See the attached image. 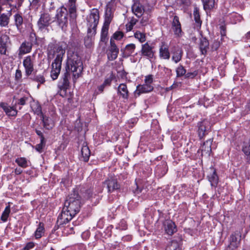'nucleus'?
Here are the masks:
<instances>
[{"mask_svg": "<svg viewBox=\"0 0 250 250\" xmlns=\"http://www.w3.org/2000/svg\"><path fill=\"white\" fill-rule=\"evenodd\" d=\"M176 75L177 77H182L184 76V75H186V70L185 69V68L183 67V65H180L176 69Z\"/></svg>", "mask_w": 250, "mask_h": 250, "instance_id": "obj_44", "label": "nucleus"}, {"mask_svg": "<svg viewBox=\"0 0 250 250\" xmlns=\"http://www.w3.org/2000/svg\"><path fill=\"white\" fill-rule=\"evenodd\" d=\"M133 25L129 23L128 25H126V28L127 31H131L133 28Z\"/></svg>", "mask_w": 250, "mask_h": 250, "instance_id": "obj_63", "label": "nucleus"}, {"mask_svg": "<svg viewBox=\"0 0 250 250\" xmlns=\"http://www.w3.org/2000/svg\"><path fill=\"white\" fill-rule=\"evenodd\" d=\"M0 106L8 116H14L17 114V110L15 108L13 107L8 106L5 103H2L0 104Z\"/></svg>", "mask_w": 250, "mask_h": 250, "instance_id": "obj_25", "label": "nucleus"}, {"mask_svg": "<svg viewBox=\"0 0 250 250\" xmlns=\"http://www.w3.org/2000/svg\"><path fill=\"white\" fill-rule=\"evenodd\" d=\"M31 108L35 114L39 116H42L43 113L42 111V107L38 103H35L31 105Z\"/></svg>", "mask_w": 250, "mask_h": 250, "instance_id": "obj_38", "label": "nucleus"}, {"mask_svg": "<svg viewBox=\"0 0 250 250\" xmlns=\"http://www.w3.org/2000/svg\"><path fill=\"white\" fill-rule=\"evenodd\" d=\"M30 38L31 39V42H33L34 39L35 40V42H36V35L34 32H31L30 34Z\"/></svg>", "mask_w": 250, "mask_h": 250, "instance_id": "obj_59", "label": "nucleus"}, {"mask_svg": "<svg viewBox=\"0 0 250 250\" xmlns=\"http://www.w3.org/2000/svg\"><path fill=\"white\" fill-rule=\"evenodd\" d=\"M23 65L25 69V75L29 77L32 74L34 70L33 58L31 56H27L25 57L23 60Z\"/></svg>", "mask_w": 250, "mask_h": 250, "instance_id": "obj_9", "label": "nucleus"}, {"mask_svg": "<svg viewBox=\"0 0 250 250\" xmlns=\"http://www.w3.org/2000/svg\"><path fill=\"white\" fill-rule=\"evenodd\" d=\"M32 80L40 84L43 83L45 81L44 76L42 74H35L32 78Z\"/></svg>", "mask_w": 250, "mask_h": 250, "instance_id": "obj_43", "label": "nucleus"}, {"mask_svg": "<svg viewBox=\"0 0 250 250\" xmlns=\"http://www.w3.org/2000/svg\"><path fill=\"white\" fill-rule=\"evenodd\" d=\"M166 250H180L176 241H172L170 245L167 246Z\"/></svg>", "mask_w": 250, "mask_h": 250, "instance_id": "obj_46", "label": "nucleus"}, {"mask_svg": "<svg viewBox=\"0 0 250 250\" xmlns=\"http://www.w3.org/2000/svg\"><path fill=\"white\" fill-rule=\"evenodd\" d=\"M193 16L195 22L198 27H201L202 21L200 19V15L199 13V9L198 7H195L193 10Z\"/></svg>", "mask_w": 250, "mask_h": 250, "instance_id": "obj_34", "label": "nucleus"}, {"mask_svg": "<svg viewBox=\"0 0 250 250\" xmlns=\"http://www.w3.org/2000/svg\"><path fill=\"white\" fill-rule=\"evenodd\" d=\"M179 4L183 7H187L190 4V0H178Z\"/></svg>", "mask_w": 250, "mask_h": 250, "instance_id": "obj_50", "label": "nucleus"}, {"mask_svg": "<svg viewBox=\"0 0 250 250\" xmlns=\"http://www.w3.org/2000/svg\"><path fill=\"white\" fill-rule=\"evenodd\" d=\"M209 42L206 38H202L200 40L199 49L202 55H205L208 49Z\"/></svg>", "mask_w": 250, "mask_h": 250, "instance_id": "obj_24", "label": "nucleus"}, {"mask_svg": "<svg viewBox=\"0 0 250 250\" xmlns=\"http://www.w3.org/2000/svg\"><path fill=\"white\" fill-rule=\"evenodd\" d=\"M35 246V244L32 242H28L26 244V246L22 250H30L31 249H33Z\"/></svg>", "mask_w": 250, "mask_h": 250, "instance_id": "obj_54", "label": "nucleus"}, {"mask_svg": "<svg viewBox=\"0 0 250 250\" xmlns=\"http://www.w3.org/2000/svg\"><path fill=\"white\" fill-rule=\"evenodd\" d=\"M61 44H50L48 48V56L49 58H52L55 53L57 56L51 64L52 70L50 76L53 80H56L60 73L62 68V62L63 56L65 54V46Z\"/></svg>", "mask_w": 250, "mask_h": 250, "instance_id": "obj_2", "label": "nucleus"}, {"mask_svg": "<svg viewBox=\"0 0 250 250\" xmlns=\"http://www.w3.org/2000/svg\"><path fill=\"white\" fill-rule=\"evenodd\" d=\"M70 73L69 71H67L65 70V72L63 75L62 78L61 79V83L62 84L61 85V88L62 89H65L69 86V79L70 78Z\"/></svg>", "mask_w": 250, "mask_h": 250, "instance_id": "obj_26", "label": "nucleus"}, {"mask_svg": "<svg viewBox=\"0 0 250 250\" xmlns=\"http://www.w3.org/2000/svg\"><path fill=\"white\" fill-rule=\"evenodd\" d=\"M136 48V45L134 43L127 44L124 49V54L126 57H128L134 53Z\"/></svg>", "mask_w": 250, "mask_h": 250, "instance_id": "obj_32", "label": "nucleus"}, {"mask_svg": "<svg viewBox=\"0 0 250 250\" xmlns=\"http://www.w3.org/2000/svg\"><path fill=\"white\" fill-rule=\"evenodd\" d=\"M22 172V170L21 168H16L15 169V173L17 175L21 174Z\"/></svg>", "mask_w": 250, "mask_h": 250, "instance_id": "obj_60", "label": "nucleus"}, {"mask_svg": "<svg viewBox=\"0 0 250 250\" xmlns=\"http://www.w3.org/2000/svg\"><path fill=\"white\" fill-rule=\"evenodd\" d=\"M10 212V207L9 205L6 206L3 211L0 217V219L5 222L7 221L9 213Z\"/></svg>", "mask_w": 250, "mask_h": 250, "instance_id": "obj_42", "label": "nucleus"}, {"mask_svg": "<svg viewBox=\"0 0 250 250\" xmlns=\"http://www.w3.org/2000/svg\"><path fill=\"white\" fill-rule=\"evenodd\" d=\"M96 33L94 34H90L89 31H87L86 37L84 38V44L87 47H90L93 42L94 36Z\"/></svg>", "mask_w": 250, "mask_h": 250, "instance_id": "obj_35", "label": "nucleus"}, {"mask_svg": "<svg viewBox=\"0 0 250 250\" xmlns=\"http://www.w3.org/2000/svg\"><path fill=\"white\" fill-rule=\"evenodd\" d=\"M81 154L83 160L84 162H87L89 160L90 155V151L87 144L84 143L81 148Z\"/></svg>", "mask_w": 250, "mask_h": 250, "instance_id": "obj_27", "label": "nucleus"}, {"mask_svg": "<svg viewBox=\"0 0 250 250\" xmlns=\"http://www.w3.org/2000/svg\"><path fill=\"white\" fill-rule=\"evenodd\" d=\"M132 12L138 17L140 18L143 14L144 10L142 5L138 2H135L132 6Z\"/></svg>", "mask_w": 250, "mask_h": 250, "instance_id": "obj_23", "label": "nucleus"}, {"mask_svg": "<svg viewBox=\"0 0 250 250\" xmlns=\"http://www.w3.org/2000/svg\"><path fill=\"white\" fill-rule=\"evenodd\" d=\"M171 28L176 36L178 37L182 36L181 25L179 21V17L177 16H175L173 18Z\"/></svg>", "mask_w": 250, "mask_h": 250, "instance_id": "obj_12", "label": "nucleus"}, {"mask_svg": "<svg viewBox=\"0 0 250 250\" xmlns=\"http://www.w3.org/2000/svg\"><path fill=\"white\" fill-rule=\"evenodd\" d=\"M183 51L181 49H176L172 52V60L175 63L179 62L182 59Z\"/></svg>", "mask_w": 250, "mask_h": 250, "instance_id": "obj_30", "label": "nucleus"}, {"mask_svg": "<svg viewBox=\"0 0 250 250\" xmlns=\"http://www.w3.org/2000/svg\"><path fill=\"white\" fill-rule=\"evenodd\" d=\"M22 73L21 70L17 69L15 73V79L16 80H19L21 78Z\"/></svg>", "mask_w": 250, "mask_h": 250, "instance_id": "obj_56", "label": "nucleus"}, {"mask_svg": "<svg viewBox=\"0 0 250 250\" xmlns=\"http://www.w3.org/2000/svg\"><path fill=\"white\" fill-rule=\"evenodd\" d=\"M109 26V24L104 23L101 33V41L102 42H105L107 40V36L108 35Z\"/></svg>", "mask_w": 250, "mask_h": 250, "instance_id": "obj_31", "label": "nucleus"}, {"mask_svg": "<svg viewBox=\"0 0 250 250\" xmlns=\"http://www.w3.org/2000/svg\"><path fill=\"white\" fill-rule=\"evenodd\" d=\"M198 74V71L195 70L192 72H188L186 74V78H194Z\"/></svg>", "mask_w": 250, "mask_h": 250, "instance_id": "obj_52", "label": "nucleus"}, {"mask_svg": "<svg viewBox=\"0 0 250 250\" xmlns=\"http://www.w3.org/2000/svg\"><path fill=\"white\" fill-rule=\"evenodd\" d=\"M239 242H237V238L234 234L230 235V245L228 247L227 250H235L238 247Z\"/></svg>", "mask_w": 250, "mask_h": 250, "instance_id": "obj_28", "label": "nucleus"}, {"mask_svg": "<svg viewBox=\"0 0 250 250\" xmlns=\"http://www.w3.org/2000/svg\"><path fill=\"white\" fill-rule=\"evenodd\" d=\"M36 133L39 136H40L42 142L45 141L43 133L41 130L36 129Z\"/></svg>", "mask_w": 250, "mask_h": 250, "instance_id": "obj_57", "label": "nucleus"}, {"mask_svg": "<svg viewBox=\"0 0 250 250\" xmlns=\"http://www.w3.org/2000/svg\"><path fill=\"white\" fill-rule=\"evenodd\" d=\"M83 69L81 58L77 54H73L67 59L65 70L72 73L74 78L79 77Z\"/></svg>", "mask_w": 250, "mask_h": 250, "instance_id": "obj_4", "label": "nucleus"}, {"mask_svg": "<svg viewBox=\"0 0 250 250\" xmlns=\"http://www.w3.org/2000/svg\"><path fill=\"white\" fill-rule=\"evenodd\" d=\"M32 48V43L30 42L25 41L23 42L19 50L18 55L19 56H22L31 52Z\"/></svg>", "mask_w": 250, "mask_h": 250, "instance_id": "obj_16", "label": "nucleus"}, {"mask_svg": "<svg viewBox=\"0 0 250 250\" xmlns=\"http://www.w3.org/2000/svg\"><path fill=\"white\" fill-rule=\"evenodd\" d=\"M28 98L27 97H23L20 98L18 102V104L21 105H23L25 104L26 102L27 101Z\"/></svg>", "mask_w": 250, "mask_h": 250, "instance_id": "obj_55", "label": "nucleus"}, {"mask_svg": "<svg viewBox=\"0 0 250 250\" xmlns=\"http://www.w3.org/2000/svg\"><path fill=\"white\" fill-rule=\"evenodd\" d=\"M44 233V228L43 224L42 223H40L38 228L34 232V236L36 239L41 238Z\"/></svg>", "mask_w": 250, "mask_h": 250, "instance_id": "obj_33", "label": "nucleus"}, {"mask_svg": "<svg viewBox=\"0 0 250 250\" xmlns=\"http://www.w3.org/2000/svg\"><path fill=\"white\" fill-rule=\"evenodd\" d=\"M82 205L81 197L80 196L78 189L73 188L72 192L69 195L64 204L65 209L75 215L77 214L80 210Z\"/></svg>", "mask_w": 250, "mask_h": 250, "instance_id": "obj_3", "label": "nucleus"}, {"mask_svg": "<svg viewBox=\"0 0 250 250\" xmlns=\"http://www.w3.org/2000/svg\"><path fill=\"white\" fill-rule=\"evenodd\" d=\"M86 194H87V196H86L87 199L92 198L93 197V194L92 193L91 188H88L86 190Z\"/></svg>", "mask_w": 250, "mask_h": 250, "instance_id": "obj_58", "label": "nucleus"}, {"mask_svg": "<svg viewBox=\"0 0 250 250\" xmlns=\"http://www.w3.org/2000/svg\"><path fill=\"white\" fill-rule=\"evenodd\" d=\"M15 162L21 167L26 168L28 167V162L26 159L24 157H20L16 159Z\"/></svg>", "mask_w": 250, "mask_h": 250, "instance_id": "obj_41", "label": "nucleus"}, {"mask_svg": "<svg viewBox=\"0 0 250 250\" xmlns=\"http://www.w3.org/2000/svg\"><path fill=\"white\" fill-rule=\"evenodd\" d=\"M153 82V76L152 75H148L145 77V83L149 85H152Z\"/></svg>", "mask_w": 250, "mask_h": 250, "instance_id": "obj_51", "label": "nucleus"}, {"mask_svg": "<svg viewBox=\"0 0 250 250\" xmlns=\"http://www.w3.org/2000/svg\"><path fill=\"white\" fill-rule=\"evenodd\" d=\"M113 79L114 75L111 73L109 77L105 78L104 83L97 87V91H96L97 94L102 93L106 86H110Z\"/></svg>", "mask_w": 250, "mask_h": 250, "instance_id": "obj_18", "label": "nucleus"}, {"mask_svg": "<svg viewBox=\"0 0 250 250\" xmlns=\"http://www.w3.org/2000/svg\"><path fill=\"white\" fill-rule=\"evenodd\" d=\"M87 31L90 34L96 33V29L99 21V11L98 9L93 8L86 17Z\"/></svg>", "mask_w": 250, "mask_h": 250, "instance_id": "obj_5", "label": "nucleus"}, {"mask_svg": "<svg viewBox=\"0 0 250 250\" xmlns=\"http://www.w3.org/2000/svg\"><path fill=\"white\" fill-rule=\"evenodd\" d=\"M9 22V16L4 13L0 15V25L1 26L5 27L8 25Z\"/></svg>", "mask_w": 250, "mask_h": 250, "instance_id": "obj_37", "label": "nucleus"}, {"mask_svg": "<svg viewBox=\"0 0 250 250\" xmlns=\"http://www.w3.org/2000/svg\"><path fill=\"white\" fill-rule=\"evenodd\" d=\"M51 17L48 13H43L37 21V26L40 31L43 33H48V27L51 24Z\"/></svg>", "mask_w": 250, "mask_h": 250, "instance_id": "obj_6", "label": "nucleus"}, {"mask_svg": "<svg viewBox=\"0 0 250 250\" xmlns=\"http://www.w3.org/2000/svg\"><path fill=\"white\" fill-rule=\"evenodd\" d=\"M41 116L42 118V121L43 122L44 127L47 129H49L50 128H51L52 127L50 124V121L49 118L44 115L43 114Z\"/></svg>", "mask_w": 250, "mask_h": 250, "instance_id": "obj_45", "label": "nucleus"}, {"mask_svg": "<svg viewBox=\"0 0 250 250\" xmlns=\"http://www.w3.org/2000/svg\"><path fill=\"white\" fill-rule=\"evenodd\" d=\"M153 47L150 46L148 42H146L142 45V55L146 57L147 59L151 60L154 57L155 51L153 50Z\"/></svg>", "mask_w": 250, "mask_h": 250, "instance_id": "obj_11", "label": "nucleus"}, {"mask_svg": "<svg viewBox=\"0 0 250 250\" xmlns=\"http://www.w3.org/2000/svg\"><path fill=\"white\" fill-rule=\"evenodd\" d=\"M134 36L141 43L144 42L146 40V34L139 31L135 32Z\"/></svg>", "mask_w": 250, "mask_h": 250, "instance_id": "obj_40", "label": "nucleus"}, {"mask_svg": "<svg viewBox=\"0 0 250 250\" xmlns=\"http://www.w3.org/2000/svg\"><path fill=\"white\" fill-rule=\"evenodd\" d=\"M15 0H6V1L8 2H13ZM16 2V4L15 5V7H18V8L21 6L22 5L23 2L25 0H15Z\"/></svg>", "mask_w": 250, "mask_h": 250, "instance_id": "obj_53", "label": "nucleus"}, {"mask_svg": "<svg viewBox=\"0 0 250 250\" xmlns=\"http://www.w3.org/2000/svg\"><path fill=\"white\" fill-rule=\"evenodd\" d=\"M77 0H68L65 4L68 9L64 6L59 8L56 11L55 19L57 25L62 30H65L68 24V14L70 17L75 20L77 17Z\"/></svg>", "mask_w": 250, "mask_h": 250, "instance_id": "obj_1", "label": "nucleus"}, {"mask_svg": "<svg viewBox=\"0 0 250 250\" xmlns=\"http://www.w3.org/2000/svg\"><path fill=\"white\" fill-rule=\"evenodd\" d=\"M153 89V87L152 85H149L145 83L144 84L138 85L136 89L134 92L135 96H140L142 93H148L151 92Z\"/></svg>", "mask_w": 250, "mask_h": 250, "instance_id": "obj_15", "label": "nucleus"}, {"mask_svg": "<svg viewBox=\"0 0 250 250\" xmlns=\"http://www.w3.org/2000/svg\"><path fill=\"white\" fill-rule=\"evenodd\" d=\"M198 134L200 139L208 133L209 129V122L207 120L199 122L197 124Z\"/></svg>", "mask_w": 250, "mask_h": 250, "instance_id": "obj_10", "label": "nucleus"}, {"mask_svg": "<svg viewBox=\"0 0 250 250\" xmlns=\"http://www.w3.org/2000/svg\"><path fill=\"white\" fill-rule=\"evenodd\" d=\"M210 173L208 176V181L211 187H216L218 181V178L214 168H210Z\"/></svg>", "mask_w": 250, "mask_h": 250, "instance_id": "obj_22", "label": "nucleus"}, {"mask_svg": "<svg viewBox=\"0 0 250 250\" xmlns=\"http://www.w3.org/2000/svg\"><path fill=\"white\" fill-rule=\"evenodd\" d=\"M75 215L69 211H67V209H65V208H63L62 213L58 216L57 224L60 226L66 224L70 221Z\"/></svg>", "mask_w": 250, "mask_h": 250, "instance_id": "obj_8", "label": "nucleus"}, {"mask_svg": "<svg viewBox=\"0 0 250 250\" xmlns=\"http://www.w3.org/2000/svg\"><path fill=\"white\" fill-rule=\"evenodd\" d=\"M213 142L212 139H209L203 143L201 147L200 150L202 155H208L209 156L211 152V146Z\"/></svg>", "mask_w": 250, "mask_h": 250, "instance_id": "obj_20", "label": "nucleus"}, {"mask_svg": "<svg viewBox=\"0 0 250 250\" xmlns=\"http://www.w3.org/2000/svg\"><path fill=\"white\" fill-rule=\"evenodd\" d=\"M242 150L245 155L250 154V140L248 143L244 144Z\"/></svg>", "mask_w": 250, "mask_h": 250, "instance_id": "obj_47", "label": "nucleus"}, {"mask_svg": "<svg viewBox=\"0 0 250 250\" xmlns=\"http://www.w3.org/2000/svg\"><path fill=\"white\" fill-rule=\"evenodd\" d=\"M170 56L168 45L165 42H162L159 48L160 58L165 60H169Z\"/></svg>", "mask_w": 250, "mask_h": 250, "instance_id": "obj_13", "label": "nucleus"}, {"mask_svg": "<svg viewBox=\"0 0 250 250\" xmlns=\"http://www.w3.org/2000/svg\"><path fill=\"white\" fill-rule=\"evenodd\" d=\"M164 229L168 235H172L177 230L176 225L171 220H167L164 223Z\"/></svg>", "mask_w": 250, "mask_h": 250, "instance_id": "obj_19", "label": "nucleus"}, {"mask_svg": "<svg viewBox=\"0 0 250 250\" xmlns=\"http://www.w3.org/2000/svg\"><path fill=\"white\" fill-rule=\"evenodd\" d=\"M137 21V20L133 19L130 21L129 23L134 26L136 24Z\"/></svg>", "mask_w": 250, "mask_h": 250, "instance_id": "obj_64", "label": "nucleus"}, {"mask_svg": "<svg viewBox=\"0 0 250 250\" xmlns=\"http://www.w3.org/2000/svg\"><path fill=\"white\" fill-rule=\"evenodd\" d=\"M39 2V0H33L31 3V5L36 6L38 5Z\"/></svg>", "mask_w": 250, "mask_h": 250, "instance_id": "obj_62", "label": "nucleus"}, {"mask_svg": "<svg viewBox=\"0 0 250 250\" xmlns=\"http://www.w3.org/2000/svg\"><path fill=\"white\" fill-rule=\"evenodd\" d=\"M9 40V37L6 35H1L0 36V53L1 54L6 55L7 51V42Z\"/></svg>", "mask_w": 250, "mask_h": 250, "instance_id": "obj_21", "label": "nucleus"}, {"mask_svg": "<svg viewBox=\"0 0 250 250\" xmlns=\"http://www.w3.org/2000/svg\"><path fill=\"white\" fill-rule=\"evenodd\" d=\"M45 141H42H42H41L40 143L36 146H35L36 150L39 152H42L43 147L45 145Z\"/></svg>", "mask_w": 250, "mask_h": 250, "instance_id": "obj_49", "label": "nucleus"}, {"mask_svg": "<svg viewBox=\"0 0 250 250\" xmlns=\"http://www.w3.org/2000/svg\"><path fill=\"white\" fill-rule=\"evenodd\" d=\"M118 184L117 180L114 177H111L104 183V188H115Z\"/></svg>", "mask_w": 250, "mask_h": 250, "instance_id": "obj_29", "label": "nucleus"}, {"mask_svg": "<svg viewBox=\"0 0 250 250\" xmlns=\"http://www.w3.org/2000/svg\"><path fill=\"white\" fill-rule=\"evenodd\" d=\"M142 188H135L134 190H133V193L137 195L142 192Z\"/></svg>", "mask_w": 250, "mask_h": 250, "instance_id": "obj_61", "label": "nucleus"}, {"mask_svg": "<svg viewBox=\"0 0 250 250\" xmlns=\"http://www.w3.org/2000/svg\"><path fill=\"white\" fill-rule=\"evenodd\" d=\"M167 167L165 162H162L161 164L158 165L155 169V176L158 178L164 176L167 171Z\"/></svg>", "mask_w": 250, "mask_h": 250, "instance_id": "obj_14", "label": "nucleus"}, {"mask_svg": "<svg viewBox=\"0 0 250 250\" xmlns=\"http://www.w3.org/2000/svg\"><path fill=\"white\" fill-rule=\"evenodd\" d=\"M205 10H210L214 6V0H202Z\"/></svg>", "mask_w": 250, "mask_h": 250, "instance_id": "obj_39", "label": "nucleus"}, {"mask_svg": "<svg viewBox=\"0 0 250 250\" xmlns=\"http://www.w3.org/2000/svg\"><path fill=\"white\" fill-rule=\"evenodd\" d=\"M124 37V33L122 31H116L113 35V38L116 40H120Z\"/></svg>", "mask_w": 250, "mask_h": 250, "instance_id": "obj_48", "label": "nucleus"}, {"mask_svg": "<svg viewBox=\"0 0 250 250\" xmlns=\"http://www.w3.org/2000/svg\"><path fill=\"white\" fill-rule=\"evenodd\" d=\"M119 52L114 41L111 38L110 40V46L107 50V56L108 60L113 61L115 60L118 55Z\"/></svg>", "mask_w": 250, "mask_h": 250, "instance_id": "obj_7", "label": "nucleus"}, {"mask_svg": "<svg viewBox=\"0 0 250 250\" xmlns=\"http://www.w3.org/2000/svg\"><path fill=\"white\" fill-rule=\"evenodd\" d=\"M118 95L124 100H127L129 97V91L127 85L125 83H121L117 88Z\"/></svg>", "mask_w": 250, "mask_h": 250, "instance_id": "obj_17", "label": "nucleus"}, {"mask_svg": "<svg viewBox=\"0 0 250 250\" xmlns=\"http://www.w3.org/2000/svg\"><path fill=\"white\" fill-rule=\"evenodd\" d=\"M15 24L17 28L19 29L21 27L23 23V18L22 16L20 14H16L14 16Z\"/></svg>", "mask_w": 250, "mask_h": 250, "instance_id": "obj_36", "label": "nucleus"}]
</instances>
